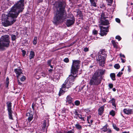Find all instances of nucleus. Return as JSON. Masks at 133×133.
Here are the masks:
<instances>
[{"mask_svg": "<svg viewBox=\"0 0 133 133\" xmlns=\"http://www.w3.org/2000/svg\"><path fill=\"white\" fill-rule=\"evenodd\" d=\"M109 114L112 116H114L115 115V111L113 110H112L110 112Z\"/></svg>", "mask_w": 133, "mask_h": 133, "instance_id": "obj_33", "label": "nucleus"}, {"mask_svg": "<svg viewBox=\"0 0 133 133\" xmlns=\"http://www.w3.org/2000/svg\"><path fill=\"white\" fill-rule=\"evenodd\" d=\"M100 8L103 9H106L105 4L103 3L101 4L100 5Z\"/></svg>", "mask_w": 133, "mask_h": 133, "instance_id": "obj_29", "label": "nucleus"}, {"mask_svg": "<svg viewBox=\"0 0 133 133\" xmlns=\"http://www.w3.org/2000/svg\"><path fill=\"white\" fill-rule=\"evenodd\" d=\"M107 56L106 52L104 50L99 51L98 56L96 57L97 61L100 66H104L105 58Z\"/></svg>", "mask_w": 133, "mask_h": 133, "instance_id": "obj_6", "label": "nucleus"}, {"mask_svg": "<svg viewBox=\"0 0 133 133\" xmlns=\"http://www.w3.org/2000/svg\"><path fill=\"white\" fill-rule=\"evenodd\" d=\"M72 17L70 19H67L66 23V24L68 27H69L73 25L75 21V18L74 16L72 15Z\"/></svg>", "mask_w": 133, "mask_h": 133, "instance_id": "obj_12", "label": "nucleus"}, {"mask_svg": "<svg viewBox=\"0 0 133 133\" xmlns=\"http://www.w3.org/2000/svg\"><path fill=\"white\" fill-rule=\"evenodd\" d=\"M78 117L80 119L81 121H85L84 119V118L82 117L81 115L80 114L78 115Z\"/></svg>", "mask_w": 133, "mask_h": 133, "instance_id": "obj_36", "label": "nucleus"}, {"mask_svg": "<svg viewBox=\"0 0 133 133\" xmlns=\"http://www.w3.org/2000/svg\"><path fill=\"white\" fill-rule=\"evenodd\" d=\"M63 61H64V62H66V63H68L69 62V59L67 58H65L64 59Z\"/></svg>", "mask_w": 133, "mask_h": 133, "instance_id": "obj_45", "label": "nucleus"}, {"mask_svg": "<svg viewBox=\"0 0 133 133\" xmlns=\"http://www.w3.org/2000/svg\"><path fill=\"white\" fill-rule=\"evenodd\" d=\"M75 117L76 118V119H78V117L77 115H75Z\"/></svg>", "mask_w": 133, "mask_h": 133, "instance_id": "obj_61", "label": "nucleus"}, {"mask_svg": "<svg viewBox=\"0 0 133 133\" xmlns=\"http://www.w3.org/2000/svg\"><path fill=\"white\" fill-rule=\"evenodd\" d=\"M84 85L83 86V87H80L79 88V89H82L84 87Z\"/></svg>", "mask_w": 133, "mask_h": 133, "instance_id": "obj_58", "label": "nucleus"}, {"mask_svg": "<svg viewBox=\"0 0 133 133\" xmlns=\"http://www.w3.org/2000/svg\"><path fill=\"white\" fill-rule=\"evenodd\" d=\"M25 79V76H23L21 78L20 80L22 81H23Z\"/></svg>", "mask_w": 133, "mask_h": 133, "instance_id": "obj_42", "label": "nucleus"}, {"mask_svg": "<svg viewBox=\"0 0 133 133\" xmlns=\"http://www.w3.org/2000/svg\"><path fill=\"white\" fill-rule=\"evenodd\" d=\"M53 78L57 80H58L59 78V75H57L56 74H54L53 76Z\"/></svg>", "mask_w": 133, "mask_h": 133, "instance_id": "obj_31", "label": "nucleus"}, {"mask_svg": "<svg viewBox=\"0 0 133 133\" xmlns=\"http://www.w3.org/2000/svg\"><path fill=\"white\" fill-rule=\"evenodd\" d=\"M80 62L78 60H73L71 70L72 74L77 76V69L79 68Z\"/></svg>", "mask_w": 133, "mask_h": 133, "instance_id": "obj_7", "label": "nucleus"}, {"mask_svg": "<svg viewBox=\"0 0 133 133\" xmlns=\"http://www.w3.org/2000/svg\"><path fill=\"white\" fill-rule=\"evenodd\" d=\"M120 56L121 57V58H122V57H123L124 58H125V56L124 55L122 54L121 53L120 54Z\"/></svg>", "mask_w": 133, "mask_h": 133, "instance_id": "obj_53", "label": "nucleus"}, {"mask_svg": "<svg viewBox=\"0 0 133 133\" xmlns=\"http://www.w3.org/2000/svg\"><path fill=\"white\" fill-rule=\"evenodd\" d=\"M92 33L94 35H96L97 34L98 32L97 30H94L93 31Z\"/></svg>", "mask_w": 133, "mask_h": 133, "instance_id": "obj_44", "label": "nucleus"}, {"mask_svg": "<svg viewBox=\"0 0 133 133\" xmlns=\"http://www.w3.org/2000/svg\"><path fill=\"white\" fill-rule=\"evenodd\" d=\"M123 73L121 72H119L117 74V76L118 77H120L121 75Z\"/></svg>", "mask_w": 133, "mask_h": 133, "instance_id": "obj_46", "label": "nucleus"}, {"mask_svg": "<svg viewBox=\"0 0 133 133\" xmlns=\"http://www.w3.org/2000/svg\"><path fill=\"white\" fill-rule=\"evenodd\" d=\"M33 114L32 112H28L26 114V116L28 117V120L29 122H30L33 119Z\"/></svg>", "mask_w": 133, "mask_h": 133, "instance_id": "obj_16", "label": "nucleus"}, {"mask_svg": "<svg viewBox=\"0 0 133 133\" xmlns=\"http://www.w3.org/2000/svg\"><path fill=\"white\" fill-rule=\"evenodd\" d=\"M104 106L103 105L99 108L98 109V114L100 115H101L103 114L104 111Z\"/></svg>", "mask_w": 133, "mask_h": 133, "instance_id": "obj_18", "label": "nucleus"}, {"mask_svg": "<svg viewBox=\"0 0 133 133\" xmlns=\"http://www.w3.org/2000/svg\"><path fill=\"white\" fill-rule=\"evenodd\" d=\"M75 126L76 128L77 129L80 130L82 129V127L78 123H77L75 124Z\"/></svg>", "mask_w": 133, "mask_h": 133, "instance_id": "obj_24", "label": "nucleus"}, {"mask_svg": "<svg viewBox=\"0 0 133 133\" xmlns=\"http://www.w3.org/2000/svg\"><path fill=\"white\" fill-rule=\"evenodd\" d=\"M10 43V37L8 35L2 36L0 39V50H4L5 47H9Z\"/></svg>", "mask_w": 133, "mask_h": 133, "instance_id": "obj_5", "label": "nucleus"}, {"mask_svg": "<svg viewBox=\"0 0 133 133\" xmlns=\"http://www.w3.org/2000/svg\"><path fill=\"white\" fill-rule=\"evenodd\" d=\"M89 48H85L84 49V51L86 52L89 51Z\"/></svg>", "mask_w": 133, "mask_h": 133, "instance_id": "obj_50", "label": "nucleus"}, {"mask_svg": "<svg viewBox=\"0 0 133 133\" xmlns=\"http://www.w3.org/2000/svg\"><path fill=\"white\" fill-rule=\"evenodd\" d=\"M103 102H105L106 101V100L105 99H103L102 100Z\"/></svg>", "mask_w": 133, "mask_h": 133, "instance_id": "obj_62", "label": "nucleus"}, {"mask_svg": "<svg viewBox=\"0 0 133 133\" xmlns=\"http://www.w3.org/2000/svg\"><path fill=\"white\" fill-rule=\"evenodd\" d=\"M112 125L113 127V128L114 129L117 131H119V128L117 127L116 125L114 123H112Z\"/></svg>", "mask_w": 133, "mask_h": 133, "instance_id": "obj_25", "label": "nucleus"}, {"mask_svg": "<svg viewBox=\"0 0 133 133\" xmlns=\"http://www.w3.org/2000/svg\"><path fill=\"white\" fill-rule=\"evenodd\" d=\"M12 40V41H14L15 40L16 38V36L14 35H11Z\"/></svg>", "mask_w": 133, "mask_h": 133, "instance_id": "obj_32", "label": "nucleus"}, {"mask_svg": "<svg viewBox=\"0 0 133 133\" xmlns=\"http://www.w3.org/2000/svg\"><path fill=\"white\" fill-rule=\"evenodd\" d=\"M121 61H122V63H124L125 62V59H123L122 58H121Z\"/></svg>", "mask_w": 133, "mask_h": 133, "instance_id": "obj_56", "label": "nucleus"}, {"mask_svg": "<svg viewBox=\"0 0 133 133\" xmlns=\"http://www.w3.org/2000/svg\"><path fill=\"white\" fill-rule=\"evenodd\" d=\"M33 44L34 45H36L37 43V38L36 37H35L33 39Z\"/></svg>", "mask_w": 133, "mask_h": 133, "instance_id": "obj_27", "label": "nucleus"}, {"mask_svg": "<svg viewBox=\"0 0 133 133\" xmlns=\"http://www.w3.org/2000/svg\"><path fill=\"white\" fill-rule=\"evenodd\" d=\"M55 36L56 38V39H55V40H58V39L59 37L60 36V35L59 34L57 33L56 34H55Z\"/></svg>", "mask_w": 133, "mask_h": 133, "instance_id": "obj_35", "label": "nucleus"}, {"mask_svg": "<svg viewBox=\"0 0 133 133\" xmlns=\"http://www.w3.org/2000/svg\"><path fill=\"white\" fill-rule=\"evenodd\" d=\"M22 55L23 57H24L26 53V51L24 50H22Z\"/></svg>", "mask_w": 133, "mask_h": 133, "instance_id": "obj_40", "label": "nucleus"}, {"mask_svg": "<svg viewBox=\"0 0 133 133\" xmlns=\"http://www.w3.org/2000/svg\"><path fill=\"white\" fill-rule=\"evenodd\" d=\"M73 101V99L71 98L70 96H68L66 98V105H67L68 104H70L71 105V104L72 105L74 106V105L72 103Z\"/></svg>", "mask_w": 133, "mask_h": 133, "instance_id": "obj_14", "label": "nucleus"}, {"mask_svg": "<svg viewBox=\"0 0 133 133\" xmlns=\"http://www.w3.org/2000/svg\"><path fill=\"white\" fill-rule=\"evenodd\" d=\"M9 79L8 77H7L6 79V87H8L9 84Z\"/></svg>", "mask_w": 133, "mask_h": 133, "instance_id": "obj_34", "label": "nucleus"}, {"mask_svg": "<svg viewBox=\"0 0 133 133\" xmlns=\"http://www.w3.org/2000/svg\"><path fill=\"white\" fill-rule=\"evenodd\" d=\"M52 60H48L47 61V64L48 65H50L51 62Z\"/></svg>", "mask_w": 133, "mask_h": 133, "instance_id": "obj_48", "label": "nucleus"}, {"mask_svg": "<svg viewBox=\"0 0 133 133\" xmlns=\"http://www.w3.org/2000/svg\"><path fill=\"white\" fill-rule=\"evenodd\" d=\"M49 120H44L43 122L42 125H41L42 130L41 132H38L37 133H45L47 131V129L49 125Z\"/></svg>", "mask_w": 133, "mask_h": 133, "instance_id": "obj_8", "label": "nucleus"}, {"mask_svg": "<svg viewBox=\"0 0 133 133\" xmlns=\"http://www.w3.org/2000/svg\"><path fill=\"white\" fill-rule=\"evenodd\" d=\"M35 56V52L33 51H31L30 52V54L29 56L30 59L34 58Z\"/></svg>", "mask_w": 133, "mask_h": 133, "instance_id": "obj_19", "label": "nucleus"}, {"mask_svg": "<svg viewBox=\"0 0 133 133\" xmlns=\"http://www.w3.org/2000/svg\"><path fill=\"white\" fill-rule=\"evenodd\" d=\"M115 20H116V21L117 23H120V19L118 18H116L115 19Z\"/></svg>", "mask_w": 133, "mask_h": 133, "instance_id": "obj_49", "label": "nucleus"}, {"mask_svg": "<svg viewBox=\"0 0 133 133\" xmlns=\"http://www.w3.org/2000/svg\"><path fill=\"white\" fill-rule=\"evenodd\" d=\"M14 72L16 73V76L18 78L21 74H22V70L19 69L17 68L15 69Z\"/></svg>", "mask_w": 133, "mask_h": 133, "instance_id": "obj_15", "label": "nucleus"}, {"mask_svg": "<svg viewBox=\"0 0 133 133\" xmlns=\"http://www.w3.org/2000/svg\"><path fill=\"white\" fill-rule=\"evenodd\" d=\"M108 86L109 88L111 89L113 87V85L112 83H110L109 84Z\"/></svg>", "mask_w": 133, "mask_h": 133, "instance_id": "obj_43", "label": "nucleus"}, {"mask_svg": "<svg viewBox=\"0 0 133 133\" xmlns=\"http://www.w3.org/2000/svg\"><path fill=\"white\" fill-rule=\"evenodd\" d=\"M128 71L129 72H130L131 70L130 66L129 65L128 66Z\"/></svg>", "mask_w": 133, "mask_h": 133, "instance_id": "obj_55", "label": "nucleus"}, {"mask_svg": "<svg viewBox=\"0 0 133 133\" xmlns=\"http://www.w3.org/2000/svg\"><path fill=\"white\" fill-rule=\"evenodd\" d=\"M102 79V76L99 75V70H97L92 75L89 84L90 85L97 86L101 83Z\"/></svg>", "mask_w": 133, "mask_h": 133, "instance_id": "obj_4", "label": "nucleus"}, {"mask_svg": "<svg viewBox=\"0 0 133 133\" xmlns=\"http://www.w3.org/2000/svg\"><path fill=\"white\" fill-rule=\"evenodd\" d=\"M115 38L116 39H117L118 41H119L121 40V37L119 36H117Z\"/></svg>", "mask_w": 133, "mask_h": 133, "instance_id": "obj_41", "label": "nucleus"}, {"mask_svg": "<svg viewBox=\"0 0 133 133\" xmlns=\"http://www.w3.org/2000/svg\"><path fill=\"white\" fill-rule=\"evenodd\" d=\"M75 105L76 106H78L80 104V102L78 100H76L75 101Z\"/></svg>", "mask_w": 133, "mask_h": 133, "instance_id": "obj_37", "label": "nucleus"}, {"mask_svg": "<svg viewBox=\"0 0 133 133\" xmlns=\"http://www.w3.org/2000/svg\"><path fill=\"white\" fill-rule=\"evenodd\" d=\"M84 111L87 113H88L90 112V110L89 109H85Z\"/></svg>", "mask_w": 133, "mask_h": 133, "instance_id": "obj_54", "label": "nucleus"}, {"mask_svg": "<svg viewBox=\"0 0 133 133\" xmlns=\"http://www.w3.org/2000/svg\"><path fill=\"white\" fill-rule=\"evenodd\" d=\"M122 133H129L128 132H126V131H124V132H122Z\"/></svg>", "mask_w": 133, "mask_h": 133, "instance_id": "obj_64", "label": "nucleus"}, {"mask_svg": "<svg viewBox=\"0 0 133 133\" xmlns=\"http://www.w3.org/2000/svg\"><path fill=\"white\" fill-rule=\"evenodd\" d=\"M90 56H91L93 58H94V56L93 54H91Z\"/></svg>", "mask_w": 133, "mask_h": 133, "instance_id": "obj_59", "label": "nucleus"}, {"mask_svg": "<svg viewBox=\"0 0 133 133\" xmlns=\"http://www.w3.org/2000/svg\"><path fill=\"white\" fill-rule=\"evenodd\" d=\"M112 90L114 91H116V89L115 88H114L112 89Z\"/></svg>", "mask_w": 133, "mask_h": 133, "instance_id": "obj_60", "label": "nucleus"}, {"mask_svg": "<svg viewBox=\"0 0 133 133\" xmlns=\"http://www.w3.org/2000/svg\"><path fill=\"white\" fill-rule=\"evenodd\" d=\"M109 102L112 103V105L114 106V107L115 108V109H116L115 99L114 98H112L109 101Z\"/></svg>", "mask_w": 133, "mask_h": 133, "instance_id": "obj_21", "label": "nucleus"}, {"mask_svg": "<svg viewBox=\"0 0 133 133\" xmlns=\"http://www.w3.org/2000/svg\"><path fill=\"white\" fill-rule=\"evenodd\" d=\"M110 76L112 80L115 81V73H111L110 75Z\"/></svg>", "mask_w": 133, "mask_h": 133, "instance_id": "obj_23", "label": "nucleus"}, {"mask_svg": "<svg viewBox=\"0 0 133 133\" xmlns=\"http://www.w3.org/2000/svg\"><path fill=\"white\" fill-rule=\"evenodd\" d=\"M99 27L101 30L100 34L101 36H103L105 35L108 31V27H103L100 25H99Z\"/></svg>", "mask_w": 133, "mask_h": 133, "instance_id": "obj_11", "label": "nucleus"}, {"mask_svg": "<svg viewBox=\"0 0 133 133\" xmlns=\"http://www.w3.org/2000/svg\"><path fill=\"white\" fill-rule=\"evenodd\" d=\"M108 125L107 124L103 127L101 129V131L104 132H107V133H112V131L110 129L108 128Z\"/></svg>", "mask_w": 133, "mask_h": 133, "instance_id": "obj_13", "label": "nucleus"}, {"mask_svg": "<svg viewBox=\"0 0 133 133\" xmlns=\"http://www.w3.org/2000/svg\"><path fill=\"white\" fill-rule=\"evenodd\" d=\"M111 43L113 45L114 48L116 49H117L118 48V43L117 42H116L115 41L112 40Z\"/></svg>", "mask_w": 133, "mask_h": 133, "instance_id": "obj_20", "label": "nucleus"}, {"mask_svg": "<svg viewBox=\"0 0 133 133\" xmlns=\"http://www.w3.org/2000/svg\"><path fill=\"white\" fill-rule=\"evenodd\" d=\"M66 110V109L63 108L61 111V112L63 114L65 113V111Z\"/></svg>", "mask_w": 133, "mask_h": 133, "instance_id": "obj_51", "label": "nucleus"}, {"mask_svg": "<svg viewBox=\"0 0 133 133\" xmlns=\"http://www.w3.org/2000/svg\"><path fill=\"white\" fill-rule=\"evenodd\" d=\"M76 12H77V15L79 16L80 17H82L83 16L82 13L81 11L79 9H77L76 10Z\"/></svg>", "mask_w": 133, "mask_h": 133, "instance_id": "obj_22", "label": "nucleus"}, {"mask_svg": "<svg viewBox=\"0 0 133 133\" xmlns=\"http://www.w3.org/2000/svg\"><path fill=\"white\" fill-rule=\"evenodd\" d=\"M105 70H99V75L102 76V75L104 74L105 73Z\"/></svg>", "mask_w": 133, "mask_h": 133, "instance_id": "obj_30", "label": "nucleus"}, {"mask_svg": "<svg viewBox=\"0 0 133 133\" xmlns=\"http://www.w3.org/2000/svg\"><path fill=\"white\" fill-rule=\"evenodd\" d=\"M24 0H20L12 7L7 15H2V23L3 25H11L15 22L16 18L24 9Z\"/></svg>", "mask_w": 133, "mask_h": 133, "instance_id": "obj_1", "label": "nucleus"}, {"mask_svg": "<svg viewBox=\"0 0 133 133\" xmlns=\"http://www.w3.org/2000/svg\"><path fill=\"white\" fill-rule=\"evenodd\" d=\"M18 84L19 85H21L22 84V83H21L19 80H18Z\"/></svg>", "mask_w": 133, "mask_h": 133, "instance_id": "obj_57", "label": "nucleus"}, {"mask_svg": "<svg viewBox=\"0 0 133 133\" xmlns=\"http://www.w3.org/2000/svg\"><path fill=\"white\" fill-rule=\"evenodd\" d=\"M74 132L71 130H69L68 131H60L58 133H73Z\"/></svg>", "mask_w": 133, "mask_h": 133, "instance_id": "obj_28", "label": "nucleus"}, {"mask_svg": "<svg viewBox=\"0 0 133 133\" xmlns=\"http://www.w3.org/2000/svg\"><path fill=\"white\" fill-rule=\"evenodd\" d=\"M7 106V110L8 111L9 119L11 120H13L12 114V111L11 110V103L8 102L6 103Z\"/></svg>", "mask_w": 133, "mask_h": 133, "instance_id": "obj_9", "label": "nucleus"}, {"mask_svg": "<svg viewBox=\"0 0 133 133\" xmlns=\"http://www.w3.org/2000/svg\"><path fill=\"white\" fill-rule=\"evenodd\" d=\"M123 111L125 114L128 115L133 114L132 109H125L123 110Z\"/></svg>", "mask_w": 133, "mask_h": 133, "instance_id": "obj_17", "label": "nucleus"}, {"mask_svg": "<svg viewBox=\"0 0 133 133\" xmlns=\"http://www.w3.org/2000/svg\"><path fill=\"white\" fill-rule=\"evenodd\" d=\"M52 69H50L49 70V71L50 72H51L52 71Z\"/></svg>", "mask_w": 133, "mask_h": 133, "instance_id": "obj_63", "label": "nucleus"}, {"mask_svg": "<svg viewBox=\"0 0 133 133\" xmlns=\"http://www.w3.org/2000/svg\"><path fill=\"white\" fill-rule=\"evenodd\" d=\"M104 14L102 13L101 15L100 23L99 25L101 26L102 25H107L109 24V21L108 20L106 19L104 17Z\"/></svg>", "mask_w": 133, "mask_h": 133, "instance_id": "obj_10", "label": "nucleus"}, {"mask_svg": "<svg viewBox=\"0 0 133 133\" xmlns=\"http://www.w3.org/2000/svg\"><path fill=\"white\" fill-rule=\"evenodd\" d=\"M74 113L75 115H77L78 116V115L80 114H78L77 111L76 110H75V111L74 112Z\"/></svg>", "mask_w": 133, "mask_h": 133, "instance_id": "obj_47", "label": "nucleus"}, {"mask_svg": "<svg viewBox=\"0 0 133 133\" xmlns=\"http://www.w3.org/2000/svg\"><path fill=\"white\" fill-rule=\"evenodd\" d=\"M56 4L57 9L54 14L53 22L55 24L57 25L62 23L66 19V14L65 10L66 6L65 2L59 1Z\"/></svg>", "mask_w": 133, "mask_h": 133, "instance_id": "obj_2", "label": "nucleus"}, {"mask_svg": "<svg viewBox=\"0 0 133 133\" xmlns=\"http://www.w3.org/2000/svg\"><path fill=\"white\" fill-rule=\"evenodd\" d=\"M90 2L92 6L94 7L96 6V5L95 2V0H92Z\"/></svg>", "mask_w": 133, "mask_h": 133, "instance_id": "obj_26", "label": "nucleus"}, {"mask_svg": "<svg viewBox=\"0 0 133 133\" xmlns=\"http://www.w3.org/2000/svg\"><path fill=\"white\" fill-rule=\"evenodd\" d=\"M114 67L116 69H118L120 67V66L118 64H116L114 66Z\"/></svg>", "mask_w": 133, "mask_h": 133, "instance_id": "obj_38", "label": "nucleus"}, {"mask_svg": "<svg viewBox=\"0 0 133 133\" xmlns=\"http://www.w3.org/2000/svg\"><path fill=\"white\" fill-rule=\"evenodd\" d=\"M77 76L72 74L69 76L65 81L64 83L63 84L61 88L60 89L59 94V96L62 95L65 92L67 91V89L71 87L75 79Z\"/></svg>", "mask_w": 133, "mask_h": 133, "instance_id": "obj_3", "label": "nucleus"}, {"mask_svg": "<svg viewBox=\"0 0 133 133\" xmlns=\"http://www.w3.org/2000/svg\"><path fill=\"white\" fill-rule=\"evenodd\" d=\"M40 75L43 77H45L46 76V74L44 72H41L40 74Z\"/></svg>", "mask_w": 133, "mask_h": 133, "instance_id": "obj_39", "label": "nucleus"}, {"mask_svg": "<svg viewBox=\"0 0 133 133\" xmlns=\"http://www.w3.org/2000/svg\"><path fill=\"white\" fill-rule=\"evenodd\" d=\"M91 116L90 115H89V116L87 117V121L88 122V123H90V122L89 121V120L91 118Z\"/></svg>", "mask_w": 133, "mask_h": 133, "instance_id": "obj_52", "label": "nucleus"}]
</instances>
